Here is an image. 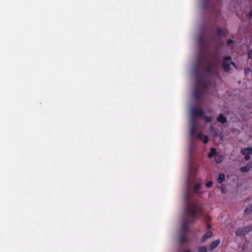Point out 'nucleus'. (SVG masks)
Returning a JSON list of instances; mask_svg holds the SVG:
<instances>
[{
	"label": "nucleus",
	"instance_id": "f257e3e1",
	"mask_svg": "<svg viewBox=\"0 0 252 252\" xmlns=\"http://www.w3.org/2000/svg\"><path fill=\"white\" fill-rule=\"evenodd\" d=\"M202 215L203 209L200 205L193 202H189L187 204L184 212L186 220L183 221L180 233L187 234L189 231L188 224L194 223Z\"/></svg>",
	"mask_w": 252,
	"mask_h": 252
},
{
	"label": "nucleus",
	"instance_id": "f03ea898",
	"mask_svg": "<svg viewBox=\"0 0 252 252\" xmlns=\"http://www.w3.org/2000/svg\"><path fill=\"white\" fill-rule=\"evenodd\" d=\"M195 89L193 97L196 101H200L207 94H213L216 91L214 80H195Z\"/></svg>",
	"mask_w": 252,
	"mask_h": 252
},
{
	"label": "nucleus",
	"instance_id": "7ed1b4c3",
	"mask_svg": "<svg viewBox=\"0 0 252 252\" xmlns=\"http://www.w3.org/2000/svg\"><path fill=\"white\" fill-rule=\"evenodd\" d=\"M212 63L207 59H205L204 63L200 61L196 64L194 68V72L196 76L197 79H200L205 75L210 73L213 70Z\"/></svg>",
	"mask_w": 252,
	"mask_h": 252
},
{
	"label": "nucleus",
	"instance_id": "20e7f679",
	"mask_svg": "<svg viewBox=\"0 0 252 252\" xmlns=\"http://www.w3.org/2000/svg\"><path fill=\"white\" fill-rule=\"evenodd\" d=\"M190 120H195L196 118H201L204 114V111L201 108L192 107L190 109Z\"/></svg>",
	"mask_w": 252,
	"mask_h": 252
},
{
	"label": "nucleus",
	"instance_id": "39448f33",
	"mask_svg": "<svg viewBox=\"0 0 252 252\" xmlns=\"http://www.w3.org/2000/svg\"><path fill=\"white\" fill-rule=\"evenodd\" d=\"M224 61L222 63V66L225 72H228L230 69V65L232 64L233 66H235V63L233 62H230L228 63V61H229L231 60V57L230 56H227L223 57Z\"/></svg>",
	"mask_w": 252,
	"mask_h": 252
},
{
	"label": "nucleus",
	"instance_id": "423d86ee",
	"mask_svg": "<svg viewBox=\"0 0 252 252\" xmlns=\"http://www.w3.org/2000/svg\"><path fill=\"white\" fill-rule=\"evenodd\" d=\"M252 230V226H248L242 228H239L235 232L237 236H244Z\"/></svg>",
	"mask_w": 252,
	"mask_h": 252
},
{
	"label": "nucleus",
	"instance_id": "0eeeda50",
	"mask_svg": "<svg viewBox=\"0 0 252 252\" xmlns=\"http://www.w3.org/2000/svg\"><path fill=\"white\" fill-rule=\"evenodd\" d=\"M228 33V30L225 28L218 27L217 28L216 34L218 38L224 37L226 36Z\"/></svg>",
	"mask_w": 252,
	"mask_h": 252
},
{
	"label": "nucleus",
	"instance_id": "6e6552de",
	"mask_svg": "<svg viewBox=\"0 0 252 252\" xmlns=\"http://www.w3.org/2000/svg\"><path fill=\"white\" fill-rule=\"evenodd\" d=\"M190 134L191 137H193L196 131V120H190Z\"/></svg>",
	"mask_w": 252,
	"mask_h": 252
},
{
	"label": "nucleus",
	"instance_id": "1a4fd4ad",
	"mask_svg": "<svg viewBox=\"0 0 252 252\" xmlns=\"http://www.w3.org/2000/svg\"><path fill=\"white\" fill-rule=\"evenodd\" d=\"M189 238L187 236V234H184L180 233L179 242L180 244H183L185 243L188 242Z\"/></svg>",
	"mask_w": 252,
	"mask_h": 252
},
{
	"label": "nucleus",
	"instance_id": "9d476101",
	"mask_svg": "<svg viewBox=\"0 0 252 252\" xmlns=\"http://www.w3.org/2000/svg\"><path fill=\"white\" fill-rule=\"evenodd\" d=\"M197 137L204 144H206L208 141V138L207 136L205 135H203L202 133L201 132H199L197 133Z\"/></svg>",
	"mask_w": 252,
	"mask_h": 252
},
{
	"label": "nucleus",
	"instance_id": "9b49d317",
	"mask_svg": "<svg viewBox=\"0 0 252 252\" xmlns=\"http://www.w3.org/2000/svg\"><path fill=\"white\" fill-rule=\"evenodd\" d=\"M213 233L211 231H208L206 232L202 237L201 241L202 243L204 242L207 239L212 236Z\"/></svg>",
	"mask_w": 252,
	"mask_h": 252
},
{
	"label": "nucleus",
	"instance_id": "f8f14e48",
	"mask_svg": "<svg viewBox=\"0 0 252 252\" xmlns=\"http://www.w3.org/2000/svg\"><path fill=\"white\" fill-rule=\"evenodd\" d=\"M220 243V241L219 239L214 241L211 243L209 248V250L210 251H213L214 249L218 246Z\"/></svg>",
	"mask_w": 252,
	"mask_h": 252
},
{
	"label": "nucleus",
	"instance_id": "ddd939ff",
	"mask_svg": "<svg viewBox=\"0 0 252 252\" xmlns=\"http://www.w3.org/2000/svg\"><path fill=\"white\" fill-rule=\"evenodd\" d=\"M217 120L218 122L224 124L226 123L227 120L223 114H220L218 117Z\"/></svg>",
	"mask_w": 252,
	"mask_h": 252
},
{
	"label": "nucleus",
	"instance_id": "4468645a",
	"mask_svg": "<svg viewBox=\"0 0 252 252\" xmlns=\"http://www.w3.org/2000/svg\"><path fill=\"white\" fill-rule=\"evenodd\" d=\"M223 159V156L221 154H217L214 157V160L217 163H221Z\"/></svg>",
	"mask_w": 252,
	"mask_h": 252
},
{
	"label": "nucleus",
	"instance_id": "2eb2a0df",
	"mask_svg": "<svg viewBox=\"0 0 252 252\" xmlns=\"http://www.w3.org/2000/svg\"><path fill=\"white\" fill-rule=\"evenodd\" d=\"M201 184L197 183L193 187V191L196 193H200Z\"/></svg>",
	"mask_w": 252,
	"mask_h": 252
},
{
	"label": "nucleus",
	"instance_id": "dca6fc26",
	"mask_svg": "<svg viewBox=\"0 0 252 252\" xmlns=\"http://www.w3.org/2000/svg\"><path fill=\"white\" fill-rule=\"evenodd\" d=\"M225 175L223 173H220L218 178V182L219 184H221L225 180Z\"/></svg>",
	"mask_w": 252,
	"mask_h": 252
},
{
	"label": "nucleus",
	"instance_id": "f3484780",
	"mask_svg": "<svg viewBox=\"0 0 252 252\" xmlns=\"http://www.w3.org/2000/svg\"><path fill=\"white\" fill-rule=\"evenodd\" d=\"M217 154V153L216 150L214 148H212L210 150V152L208 154V157L209 158H211L214 156L215 157Z\"/></svg>",
	"mask_w": 252,
	"mask_h": 252
},
{
	"label": "nucleus",
	"instance_id": "a211bd4d",
	"mask_svg": "<svg viewBox=\"0 0 252 252\" xmlns=\"http://www.w3.org/2000/svg\"><path fill=\"white\" fill-rule=\"evenodd\" d=\"M197 42L200 48H202L204 43V38L202 36H200L197 38Z\"/></svg>",
	"mask_w": 252,
	"mask_h": 252
},
{
	"label": "nucleus",
	"instance_id": "6ab92c4d",
	"mask_svg": "<svg viewBox=\"0 0 252 252\" xmlns=\"http://www.w3.org/2000/svg\"><path fill=\"white\" fill-rule=\"evenodd\" d=\"M252 212V204L248 207L245 210V213L246 214H249Z\"/></svg>",
	"mask_w": 252,
	"mask_h": 252
},
{
	"label": "nucleus",
	"instance_id": "aec40b11",
	"mask_svg": "<svg viewBox=\"0 0 252 252\" xmlns=\"http://www.w3.org/2000/svg\"><path fill=\"white\" fill-rule=\"evenodd\" d=\"M241 153L244 155H250L248 148L242 149Z\"/></svg>",
	"mask_w": 252,
	"mask_h": 252
},
{
	"label": "nucleus",
	"instance_id": "412c9836",
	"mask_svg": "<svg viewBox=\"0 0 252 252\" xmlns=\"http://www.w3.org/2000/svg\"><path fill=\"white\" fill-rule=\"evenodd\" d=\"M250 167L248 166H243L241 168V171L242 172H247L250 170Z\"/></svg>",
	"mask_w": 252,
	"mask_h": 252
},
{
	"label": "nucleus",
	"instance_id": "4be33fe9",
	"mask_svg": "<svg viewBox=\"0 0 252 252\" xmlns=\"http://www.w3.org/2000/svg\"><path fill=\"white\" fill-rule=\"evenodd\" d=\"M198 252H207L206 247L205 246H201L199 247Z\"/></svg>",
	"mask_w": 252,
	"mask_h": 252
},
{
	"label": "nucleus",
	"instance_id": "5701e85b",
	"mask_svg": "<svg viewBox=\"0 0 252 252\" xmlns=\"http://www.w3.org/2000/svg\"><path fill=\"white\" fill-rule=\"evenodd\" d=\"M205 121L207 123H209L211 122V118L210 116H203L202 117Z\"/></svg>",
	"mask_w": 252,
	"mask_h": 252
},
{
	"label": "nucleus",
	"instance_id": "b1692460",
	"mask_svg": "<svg viewBox=\"0 0 252 252\" xmlns=\"http://www.w3.org/2000/svg\"><path fill=\"white\" fill-rule=\"evenodd\" d=\"M213 184V182L211 181H208L206 184V187L207 188H210L212 186Z\"/></svg>",
	"mask_w": 252,
	"mask_h": 252
},
{
	"label": "nucleus",
	"instance_id": "393cba45",
	"mask_svg": "<svg viewBox=\"0 0 252 252\" xmlns=\"http://www.w3.org/2000/svg\"><path fill=\"white\" fill-rule=\"evenodd\" d=\"M251 72V69L250 68H247L245 70V73L246 75L249 74Z\"/></svg>",
	"mask_w": 252,
	"mask_h": 252
},
{
	"label": "nucleus",
	"instance_id": "a878e982",
	"mask_svg": "<svg viewBox=\"0 0 252 252\" xmlns=\"http://www.w3.org/2000/svg\"><path fill=\"white\" fill-rule=\"evenodd\" d=\"M234 43V41L232 39H229L227 42V46H229L231 44Z\"/></svg>",
	"mask_w": 252,
	"mask_h": 252
},
{
	"label": "nucleus",
	"instance_id": "bb28decb",
	"mask_svg": "<svg viewBox=\"0 0 252 252\" xmlns=\"http://www.w3.org/2000/svg\"><path fill=\"white\" fill-rule=\"evenodd\" d=\"M248 58L250 59H252V49L250 50L248 53Z\"/></svg>",
	"mask_w": 252,
	"mask_h": 252
},
{
	"label": "nucleus",
	"instance_id": "cd10ccee",
	"mask_svg": "<svg viewBox=\"0 0 252 252\" xmlns=\"http://www.w3.org/2000/svg\"><path fill=\"white\" fill-rule=\"evenodd\" d=\"M209 131L211 133V134H213V131L215 130L213 127L212 126H210L209 127Z\"/></svg>",
	"mask_w": 252,
	"mask_h": 252
},
{
	"label": "nucleus",
	"instance_id": "c85d7f7f",
	"mask_svg": "<svg viewBox=\"0 0 252 252\" xmlns=\"http://www.w3.org/2000/svg\"><path fill=\"white\" fill-rule=\"evenodd\" d=\"M248 16L250 18L252 19V10H251L250 11L248 14Z\"/></svg>",
	"mask_w": 252,
	"mask_h": 252
},
{
	"label": "nucleus",
	"instance_id": "c756f323",
	"mask_svg": "<svg viewBox=\"0 0 252 252\" xmlns=\"http://www.w3.org/2000/svg\"><path fill=\"white\" fill-rule=\"evenodd\" d=\"M204 219L206 220V221H208L210 220L211 218L209 216H205Z\"/></svg>",
	"mask_w": 252,
	"mask_h": 252
},
{
	"label": "nucleus",
	"instance_id": "7c9ffc66",
	"mask_svg": "<svg viewBox=\"0 0 252 252\" xmlns=\"http://www.w3.org/2000/svg\"><path fill=\"white\" fill-rule=\"evenodd\" d=\"M178 252H191V251L189 249H186Z\"/></svg>",
	"mask_w": 252,
	"mask_h": 252
},
{
	"label": "nucleus",
	"instance_id": "2f4dec72",
	"mask_svg": "<svg viewBox=\"0 0 252 252\" xmlns=\"http://www.w3.org/2000/svg\"><path fill=\"white\" fill-rule=\"evenodd\" d=\"M245 159L246 160H248L250 159V155H245Z\"/></svg>",
	"mask_w": 252,
	"mask_h": 252
},
{
	"label": "nucleus",
	"instance_id": "473e14b6",
	"mask_svg": "<svg viewBox=\"0 0 252 252\" xmlns=\"http://www.w3.org/2000/svg\"><path fill=\"white\" fill-rule=\"evenodd\" d=\"M213 134H212L213 135H214V136H217V131L215 130H214L213 131Z\"/></svg>",
	"mask_w": 252,
	"mask_h": 252
},
{
	"label": "nucleus",
	"instance_id": "72a5a7b5",
	"mask_svg": "<svg viewBox=\"0 0 252 252\" xmlns=\"http://www.w3.org/2000/svg\"><path fill=\"white\" fill-rule=\"evenodd\" d=\"M249 149V152H250V154H252V148H248Z\"/></svg>",
	"mask_w": 252,
	"mask_h": 252
},
{
	"label": "nucleus",
	"instance_id": "f704fd0d",
	"mask_svg": "<svg viewBox=\"0 0 252 252\" xmlns=\"http://www.w3.org/2000/svg\"><path fill=\"white\" fill-rule=\"evenodd\" d=\"M211 226L209 223H207V228L208 229L211 228Z\"/></svg>",
	"mask_w": 252,
	"mask_h": 252
},
{
	"label": "nucleus",
	"instance_id": "c9c22d12",
	"mask_svg": "<svg viewBox=\"0 0 252 252\" xmlns=\"http://www.w3.org/2000/svg\"><path fill=\"white\" fill-rule=\"evenodd\" d=\"M221 192H222V193H225V192L224 188H221Z\"/></svg>",
	"mask_w": 252,
	"mask_h": 252
}]
</instances>
